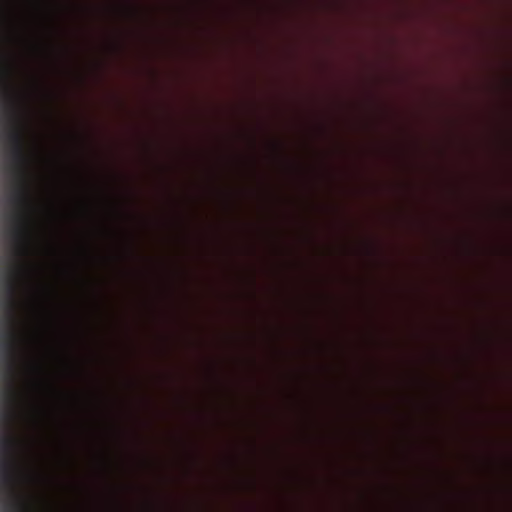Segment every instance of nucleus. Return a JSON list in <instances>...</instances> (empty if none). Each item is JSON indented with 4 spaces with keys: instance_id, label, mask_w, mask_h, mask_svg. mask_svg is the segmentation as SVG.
Listing matches in <instances>:
<instances>
[{
    "instance_id": "obj_1",
    "label": "nucleus",
    "mask_w": 512,
    "mask_h": 512,
    "mask_svg": "<svg viewBox=\"0 0 512 512\" xmlns=\"http://www.w3.org/2000/svg\"><path fill=\"white\" fill-rule=\"evenodd\" d=\"M6 11L3 0H0V105H24V95L13 82V57L5 49L7 41L4 35Z\"/></svg>"
}]
</instances>
